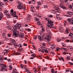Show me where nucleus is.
<instances>
[{"label":"nucleus","mask_w":73,"mask_h":73,"mask_svg":"<svg viewBox=\"0 0 73 73\" xmlns=\"http://www.w3.org/2000/svg\"><path fill=\"white\" fill-rule=\"evenodd\" d=\"M40 35H41V36H40L41 37H44V35H43L42 34V33H40Z\"/></svg>","instance_id":"c85d7f7f"},{"label":"nucleus","mask_w":73,"mask_h":73,"mask_svg":"<svg viewBox=\"0 0 73 73\" xmlns=\"http://www.w3.org/2000/svg\"><path fill=\"white\" fill-rule=\"evenodd\" d=\"M45 19L46 20V21H48L47 23L48 25H49V24H50L51 23H52L53 22L50 21H49V19L48 18H45Z\"/></svg>","instance_id":"1a4fd4ad"},{"label":"nucleus","mask_w":73,"mask_h":73,"mask_svg":"<svg viewBox=\"0 0 73 73\" xmlns=\"http://www.w3.org/2000/svg\"><path fill=\"white\" fill-rule=\"evenodd\" d=\"M4 13L5 15L7 16V18H10V17H11V15H10L9 14V13H8V12L7 10H5V11L4 12Z\"/></svg>","instance_id":"423d86ee"},{"label":"nucleus","mask_w":73,"mask_h":73,"mask_svg":"<svg viewBox=\"0 0 73 73\" xmlns=\"http://www.w3.org/2000/svg\"><path fill=\"white\" fill-rule=\"evenodd\" d=\"M20 54H21V53H20L19 52H17V55H20Z\"/></svg>","instance_id":"8fccbe9b"},{"label":"nucleus","mask_w":73,"mask_h":73,"mask_svg":"<svg viewBox=\"0 0 73 73\" xmlns=\"http://www.w3.org/2000/svg\"><path fill=\"white\" fill-rule=\"evenodd\" d=\"M37 35H36L34 37V39L35 40H36L37 39Z\"/></svg>","instance_id":"a19ab883"},{"label":"nucleus","mask_w":73,"mask_h":73,"mask_svg":"<svg viewBox=\"0 0 73 73\" xmlns=\"http://www.w3.org/2000/svg\"><path fill=\"white\" fill-rule=\"evenodd\" d=\"M3 1L6 3H8V1L7 0H3Z\"/></svg>","instance_id":"72a5a7b5"},{"label":"nucleus","mask_w":73,"mask_h":73,"mask_svg":"<svg viewBox=\"0 0 73 73\" xmlns=\"http://www.w3.org/2000/svg\"><path fill=\"white\" fill-rule=\"evenodd\" d=\"M42 45L43 46H45V43H42Z\"/></svg>","instance_id":"3c124183"},{"label":"nucleus","mask_w":73,"mask_h":73,"mask_svg":"<svg viewBox=\"0 0 73 73\" xmlns=\"http://www.w3.org/2000/svg\"><path fill=\"white\" fill-rule=\"evenodd\" d=\"M70 69H69L68 70H66V72H69V71H70Z\"/></svg>","instance_id":"58836bf2"},{"label":"nucleus","mask_w":73,"mask_h":73,"mask_svg":"<svg viewBox=\"0 0 73 73\" xmlns=\"http://www.w3.org/2000/svg\"><path fill=\"white\" fill-rule=\"evenodd\" d=\"M21 24L19 23H17L16 24V26H13V28L14 30V31H17L16 30L17 29H19V30L21 32H23L24 31V29L21 27Z\"/></svg>","instance_id":"f257e3e1"},{"label":"nucleus","mask_w":73,"mask_h":73,"mask_svg":"<svg viewBox=\"0 0 73 73\" xmlns=\"http://www.w3.org/2000/svg\"><path fill=\"white\" fill-rule=\"evenodd\" d=\"M39 40L40 41H42L43 40H44V39L43 38H42L41 37L39 39Z\"/></svg>","instance_id":"a878e982"},{"label":"nucleus","mask_w":73,"mask_h":73,"mask_svg":"<svg viewBox=\"0 0 73 73\" xmlns=\"http://www.w3.org/2000/svg\"><path fill=\"white\" fill-rule=\"evenodd\" d=\"M31 8H34V6H33V5H32L31 6Z\"/></svg>","instance_id":"864d4df0"},{"label":"nucleus","mask_w":73,"mask_h":73,"mask_svg":"<svg viewBox=\"0 0 73 73\" xmlns=\"http://www.w3.org/2000/svg\"><path fill=\"white\" fill-rule=\"evenodd\" d=\"M11 13H13V9H12L11 10Z\"/></svg>","instance_id":"603ef678"},{"label":"nucleus","mask_w":73,"mask_h":73,"mask_svg":"<svg viewBox=\"0 0 73 73\" xmlns=\"http://www.w3.org/2000/svg\"><path fill=\"white\" fill-rule=\"evenodd\" d=\"M34 19L35 20H36V21H38V20H39V19H38L36 17H35Z\"/></svg>","instance_id":"c756f323"},{"label":"nucleus","mask_w":73,"mask_h":73,"mask_svg":"<svg viewBox=\"0 0 73 73\" xmlns=\"http://www.w3.org/2000/svg\"><path fill=\"white\" fill-rule=\"evenodd\" d=\"M54 9L55 10H56L57 11H56V15H60V11H58L59 10V8L58 7H55L54 8Z\"/></svg>","instance_id":"0eeeda50"},{"label":"nucleus","mask_w":73,"mask_h":73,"mask_svg":"<svg viewBox=\"0 0 73 73\" xmlns=\"http://www.w3.org/2000/svg\"><path fill=\"white\" fill-rule=\"evenodd\" d=\"M0 68H1V71H7V69L6 68V66L4 65V64H0Z\"/></svg>","instance_id":"7ed1b4c3"},{"label":"nucleus","mask_w":73,"mask_h":73,"mask_svg":"<svg viewBox=\"0 0 73 73\" xmlns=\"http://www.w3.org/2000/svg\"><path fill=\"white\" fill-rule=\"evenodd\" d=\"M8 29H9L10 30H11V32H12V31H13L15 32V30L14 29V30H13L12 29V27L11 26H9V27L8 28Z\"/></svg>","instance_id":"f3484780"},{"label":"nucleus","mask_w":73,"mask_h":73,"mask_svg":"<svg viewBox=\"0 0 73 73\" xmlns=\"http://www.w3.org/2000/svg\"><path fill=\"white\" fill-rule=\"evenodd\" d=\"M71 23H72V24H73V17L71 19Z\"/></svg>","instance_id":"b1692460"},{"label":"nucleus","mask_w":73,"mask_h":73,"mask_svg":"<svg viewBox=\"0 0 73 73\" xmlns=\"http://www.w3.org/2000/svg\"><path fill=\"white\" fill-rule=\"evenodd\" d=\"M68 63L69 64H70V65H73V63H72V62H68Z\"/></svg>","instance_id":"a18cd8bd"},{"label":"nucleus","mask_w":73,"mask_h":73,"mask_svg":"<svg viewBox=\"0 0 73 73\" xmlns=\"http://www.w3.org/2000/svg\"><path fill=\"white\" fill-rule=\"evenodd\" d=\"M51 49H53L54 50L55 49V46L54 44H51Z\"/></svg>","instance_id":"ddd939ff"},{"label":"nucleus","mask_w":73,"mask_h":73,"mask_svg":"<svg viewBox=\"0 0 73 73\" xmlns=\"http://www.w3.org/2000/svg\"><path fill=\"white\" fill-rule=\"evenodd\" d=\"M59 49H60V48L58 47L56 48V50H57V51H58Z\"/></svg>","instance_id":"de8ad7c7"},{"label":"nucleus","mask_w":73,"mask_h":73,"mask_svg":"<svg viewBox=\"0 0 73 73\" xmlns=\"http://www.w3.org/2000/svg\"><path fill=\"white\" fill-rule=\"evenodd\" d=\"M3 14L1 13H0V20H2V19H3Z\"/></svg>","instance_id":"4468645a"},{"label":"nucleus","mask_w":73,"mask_h":73,"mask_svg":"<svg viewBox=\"0 0 73 73\" xmlns=\"http://www.w3.org/2000/svg\"><path fill=\"white\" fill-rule=\"evenodd\" d=\"M12 32H13L14 35L15 36H17V37H20L21 38H23V37H24V34L22 33H21L19 34V31H15V32H14L13 30L12 31Z\"/></svg>","instance_id":"f03ea898"},{"label":"nucleus","mask_w":73,"mask_h":73,"mask_svg":"<svg viewBox=\"0 0 73 73\" xmlns=\"http://www.w3.org/2000/svg\"><path fill=\"white\" fill-rule=\"evenodd\" d=\"M4 59L5 60H7V57H5L4 58Z\"/></svg>","instance_id":"052dcab7"},{"label":"nucleus","mask_w":73,"mask_h":73,"mask_svg":"<svg viewBox=\"0 0 73 73\" xmlns=\"http://www.w3.org/2000/svg\"><path fill=\"white\" fill-rule=\"evenodd\" d=\"M10 42L11 43H14V42H15V40L14 39H12L11 40V41Z\"/></svg>","instance_id":"a211bd4d"},{"label":"nucleus","mask_w":73,"mask_h":73,"mask_svg":"<svg viewBox=\"0 0 73 73\" xmlns=\"http://www.w3.org/2000/svg\"><path fill=\"white\" fill-rule=\"evenodd\" d=\"M7 61L9 62H11V59H8L7 60Z\"/></svg>","instance_id":"37998d69"},{"label":"nucleus","mask_w":73,"mask_h":73,"mask_svg":"<svg viewBox=\"0 0 73 73\" xmlns=\"http://www.w3.org/2000/svg\"><path fill=\"white\" fill-rule=\"evenodd\" d=\"M49 28H46V30L47 31V32L48 33H50V30H49Z\"/></svg>","instance_id":"dca6fc26"},{"label":"nucleus","mask_w":73,"mask_h":73,"mask_svg":"<svg viewBox=\"0 0 73 73\" xmlns=\"http://www.w3.org/2000/svg\"><path fill=\"white\" fill-rule=\"evenodd\" d=\"M38 5H40L41 4V2L40 1H38L37 2Z\"/></svg>","instance_id":"473e14b6"},{"label":"nucleus","mask_w":73,"mask_h":73,"mask_svg":"<svg viewBox=\"0 0 73 73\" xmlns=\"http://www.w3.org/2000/svg\"><path fill=\"white\" fill-rule=\"evenodd\" d=\"M70 29H66L65 30V32L66 33H67V34H68V33H70Z\"/></svg>","instance_id":"9b49d317"},{"label":"nucleus","mask_w":73,"mask_h":73,"mask_svg":"<svg viewBox=\"0 0 73 73\" xmlns=\"http://www.w3.org/2000/svg\"><path fill=\"white\" fill-rule=\"evenodd\" d=\"M9 67H10V70H12V65H10L9 66Z\"/></svg>","instance_id":"cd10ccee"},{"label":"nucleus","mask_w":73,"mask_h":73,"mask_svg":"<svg viewBox=\"0 0 73 73\" xmlns=\"http://www.w3.org/2000/svg\"><path fill=\"white\" fill-rule=\"evenodd\" d=\"M45 32V29L44 28H42V30L40 31V33H42V32Z\"/></svg>","instance_id":"2eb2a0df"},{"label":"nucleus","mask_w":73,"mask_h":73,"mask_svg":"<svg viewBox=\"0 0 73 73\" xmlns=\"http://www.w3.org/2000/svg\"><path fill=\"white\" fill-rule=\"evenodd\" d=\"M7 25H8V24H9V22L7 21Z\"/></svg>","instance_id":"bf43d9fd"},{"label":"nucleus","mask_w":73,"mask_h":73,"mask_svg":"<svg viewBox=\"0 0 73 73\" xmlns=\"http://www.w3.org/2000/svg\"><path fill=\"white\" fill-rule=\"evenodd\" d=\"M60 57L62 59L63 61H64V60L63 58L62 57Z\"/></svg>","instance_id":"4d7b16f0"},{"label":"nucleus","mask_w":73,"mask_h":73,"mask_svg":"<svg viewBox=\"0 0 73 73\" xmlns=\"http://www.w3.org/2000/svg\"><path fill=\"white\" fill-rule=\"evenodd\" d=\"M44 8H47V5H44Z\"/></svg>","instance_id":"69168bd1"},{"label":"nucleus","mask_w":73,"mask_h":73,"mask_svg":"<svg viewBox=\"0 0 73 73\" xmlns=\"http://www.w3.org/2000/svg\"><path fill=\"white\" fill-rule=\"evenodd\" d=\"M46 39L48 41H49L50 39H51V36H48L46 37Z\"/></svg>","instance_id":"9d476101"},{"label":"nucleus","mask_w":73,"mask_h":73,"mask_svg":"<svg viewBox=\"0 0 73 73\" xmlns=\"http://www.w3.org/2000/svg\"><path fill=\"white\" fill-rule=\"evenodd\" d=\"M60 1L61 3H63V2H64V1L63 0H60Z\"/></svg>","instance_id":"e2e57ef3"},{"label":"nucleus","mask_w":73,"mask_h":73,"mask_svg":"<svg viewBox=\"0 0 73 73\" xmlns=\"http://www.w3.org/2000/svg\"><path fill=\"white\" fill-rule=\"evenodd\" d=\"M67 58L68 59V60H70V56H67Z\"/></svg>","instance_id":"2f4dec72"},{"label":"nucleus","mask_w":73,"mask_h":73,"mask_svg":"<svg viewBox=\"0 0 73 73\" xmlns=\"http://www.w3.org/2000/svg\"><path fill=\"white\" fill-rule=\"evenodd\" d=\"M60 7L63 9H66V7L64 6H60Z\"/></svg>","instance_id":"aec40b11"},{"label":"nucleus","mask_w":73,"mask_h":73,"mask_svg":"<svg viewBox=\"0 0 73 73\" xmlns=\"http://www.w3.org/2000/svg\"><path fill=\"white\" fill-rule=\"evenodd\" d=\"M48 28H51V29H54L55 27H52L53 25V22H51V24H49V25H47Z\"/></svg>","instance_id":"39448f33"},{"label":"nucleus","mask_w":73,"mask_h":73,"mask_svg":"<svg viewBox=\"0 0 73 73\" xmlns=\"http://www.w3.org/2000/svg\"><path fill=\"white\" fill-rule=\"evenodd\" d=\"M57 19L58 20H62V18H60V17H58Z\"/></svg>","instance_id":"4c0bfd02"},{"label":"nucleus","mask_w":73,"mask_h":73,"mask_svg":"<svg viewBox=\"0 0 73 73\" xmlns=\"http://www.w3.org/2000/svg\"><path fill=\"white\" fill-rule=\"evenodd\" d=\"M73 36V33H70L68 35V36Z\"/></svg>","instance_id":"393cba45"},{"label":"nucleus","mask_w":73,"mask_h":73,"mask_svg":"<svg viewBox=\"0 0 73 73\" xmlns=\"http://www.w3.org/2000/svg\"><path fill=\"white\" fill-rule=\"evenodd\" d=\"M8 36L9 37H11V34H8Z\"/></svg>","instance_id":"c9c22d12"},{"label":"nucleus","mask_w":73,"mask_h":73,"mask_svg":"<svg viewBox=\"0 0 73 73\" xmlns=\"http://www.w3.org/2000/svg\"><path fill=\"white\" fill-rule=\"evenodd\" d=\"M17 3H19V4H20V3H21V2H20L19 1H17Z\"/></svg>","instance_id":"ea45409f"},{"label":"nucleus","mask_w":73,"mask_h":73,"mask_svg":"<svg viewBox=\"0 0 73 73\" xmlns=\"http://www.w3.org/2000/svg\"><path fill=\"white\" fill-rule=\"evenodd\" d=\"M2 36L3 37H4L5 38L6 37V36H5V34L3 33L2 35Z\"/></svg>","instance_id":"7c9ffc66"},{"label":"nucleus","mask_w":73,"mask_h":73,"mask_svg":"<svg viewBox=\"0 0 73 73\" xmlns=\"http://www.w3.org/2000/svg\"><path fill=\"white\" fill-rule=\"evenodd\" d=\"M32 56V57H35V54H32L31 55Z\"/></svg>","instance_id":"09e8293b"},{"label":"nucleus","mask_w":73,"mask_h":73,"mask_svg":"<svg viewBox=\"0 0 73 73\" xmlns=\"http://www.w3.org/2000/svg\"><path fill=\"white\" fill-rule=\"evenodd\" d=\"M40 48L42 49V50L41 51L42 52V53H44V52H45V49H44V48H44V47L43 46H41Z\"/></svg>","instance_id":"f8f14e48"},{"label":"nucleus","mask_w":73,"mask_h":73,"mask_svg":"<svg viewBox=\"0 0 73 73\" xmlns=\"http://www.w3.org/2000/svg\"><path fill=\"white\" fill-rule=\"evenodd\" d=\"M4 5V4H1V2L0 1V7H3Z\"/></svg>","instance_id":"6ab92c4d"},{"label":"nucleus","mask_w":73,"mask_h":73,"mask_svg":"<svg viewBox=\"0 0 73 73\" xmlns=\"http://www.w3.org/2000/svg\"><path fill=\"white\" fill-rule=\"evenodd\" d=\"M69 46L70 49H73V47H72V46Z\"/></svg>","instance_id":"e433bc0d"},{"label":"nucleus","mask_w":73,"mask_h":73,"mask_svg":"<svg viewBox=\"0 0 73 73\" xmlns=\"http://www.w3.org/2000/svg\"><path fill=\"white\" fill-rule=\"evenodd\" d=\"M45 53H48V51L45 50Z\"/></svg>","instance_id":"13d9d810"},{"label":"nucleus","mask_w":73,"mask_h":73,"mask_svg":"<svg viewBox=\"0 0 73 73\" xmlns=\"http://www.w3.org/2000/svg\"><path fill=\"white\" fill-rule=\"evenodd\" d=\"M37 23L38 25H41V23H40V21H38V22Z\"/></svg>","instance_id":"f704fd0d"},{"label":"nucleus","mask_w":73,"mask_h":73,"mask_svg":"<svg viewBox=\"0 0 73 73\" xmlns=\"http://www.w3.org/2000/svg\"><path fill=\"white\" fill-rule=\"evenodd\" d=\"M41 37H42L40 35H38V39H39Z\"/></svg>","instance_id":"c03bdc74"},{"label":"nucleus","mask_w":73,"mask_h":73,"mask_svg":"<svg viewBox=\"0 0 73 73\" xmlns=\"http://www.w3.org/2000/svg\"><path fill=\"white\" fill-rule=\"evenodd\" d=\"M25 30H27V32H31V29H25Z\"/></svg>","instance_id":"5701e85b"},{"label":"nucleus","mask_w":73,"mask_h":73,"mask_svg":"<svg viewBox=\"0 0 73 73\" xmlns=\"http://www.w3.org/2000/svg\"><path fill=\"white\" fill-rule=\"evenodd\" d=\"M21 68H22V69H23V66H24V65H23L22 64H21Z\"/></svg>","instance_id":"49530a36"},{"label":"nucleus","mask_w":73,"mask_h":73,"mask_svg":"<svg viewBox=\"0 0 73 73\" xmlns=\"http://www.w3.org/2000/svg\"><path fill=\"white\" fill-rule=\"evenodd\" d=\"M44 70H46V69H47V67H44Z\"/></svg>","instance_id":"0e129e2a"},{"label":"nucleus","mask_w":73,"mask_h":73,"mask_svg":"<svg viewBox=\"0 0 73 73\" xmlns=\"http://www.w3.org/2000/svg\"><path fill=\"white\" fill-rule=\"evenodd\" d=\"M11 15L13 17H16V19H17V17H18V16L16 15V13L15 11L12 13Z\"/></svg>","instance_id":"6e6552de"},{"label":"nucleus","mask_w":73,"mask_h":73,"mask_svg":"<svg viewBox=\"0 0 73 73\" xmlns=\"http://www.w3.org/2000/svg\"><path fill=\"white\" fill-rule=\"evenodd\" d=\"M36 8V9H38L40 8V6H37Z\"/></svg>","instance_id":"680f3d73"},{"label":"nucleus","mask_w":73,"mask_h":73,"mask_svg":"<svg viewBox=\"0 0 73 73\" xmlns=\"http://www.w3.org/2000/svg\"><path fill=\"white\" fill-rule=\"evenodd\" d=\"M23 45H24V46H27V44H23Z\"/></svg>","instance_id":"338daca9"},{"label":"nucleus","mask_w":73,"mask_h":73,"mask_svg":"<svg viewBox=\"0 0 73 73\" xmlns=\"http://www.w3.org/2000/svg\"><path fill=\"white\" fill-rule=\"evenodd\" d=\"M73 7V6H72L71 5H69V7L70 9H73L72 8Z\"/></svg>","instance_id":"bb28decb"},{"label":"nucleus","mask_w":73,"mask_h":73,"mask_svg":"<svg viewBox=\"0 0 73 73\" xmlns=\"http://www.w3.org/2000/svg\"><path fill=\"white\" fill-rule=\"evenodd\" d=\"M68 21L70 22V23L72 24V22H71V19H68Z\"/></svg>","instance_id":"4be33fe9"},{"label":"nucleus","mask_w":73,"mask_h":73,"mask_svg":"<svg viewBox=\"0 0 73 73\" xmlns=\"http://www.w3.org/2000/svg\"><path fill=\"white\" fill-rule=\"evenodd\" d=\"M17 8L18 9H23L24 11L25 10V7H23V3L19 4L17 6Z\"/></svg>","instance_id":"20e7f679"},{"label":"nucleus","mask_w":73,"mask_h":73,"mask_svg":"<svg viewBox=\"0 0 73 73\" xmlns=\"http://www.w3.org/2000/svg\"><path fill=\"white\" fill-rule=\"evenodd\" d=\"M61 41V40L60 39V38H57V41L58 42H60Z\"/></svg>","instance_id":"412c9836"},{"label":"nucleus","mask_w":73,"mask_h":73,"mask_svg":"<svg viewBox=\"0 0 73 73\" xmlns=\"http://www.w3.org/2000/svg\"><path fill=\"white\" fill-rule=\"evenodd\" d=\"M51 72H52V73H54V71L53 70V68H52V69L51 70Z\"/></svg>","instance_id":"5fc2aeb1"},{"label":"nucleus","mask_w":73,"mask_h":73,"mask_svg":"<svg viewBox=\"0 0 73 73\" xmlns=\"http://www.w3.org/2000/svg\"><path fill=\"white\" fill-rule=\"evenodd\" d=\"M5 38V39H6V40L7 41L8 40V38H6V37Z\"/></svg>","instance_id":"6e6d98bb"},{"label":"nucleus","mask_w":73,"mask_h":73,"mask_svg":"<svg viewBox=\"0 0 73 73\" xmlns=\"http://www.w3.org/2000/svg\"><path fill=\"white\" fill-rule=\"evenodd\" d=\"M5 50H6V52H4V53H8V50L5 49Z\"/></svg>","instance_id":"79ce46f5"},{"label":"nucleus","mask_w":73,"mask_h":73,"mask_svg":"<svg viewBox=\"0 0 73 73\" xmlns=\"http://www.w3.org/2000/svg\"><path fill=\"white\" fill-rule=\"evenodd\" d=\"M50 17H52L53 15H50Z\"/></svg>","instance_id":"774afa93"}]
</instances>
